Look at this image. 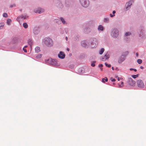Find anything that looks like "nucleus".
Returning a JSON list of instances; mask_svg holds the SVG:
<instances>
[{
    "label": "nucleus",
    "mask_w": 146,
    "mask_h": 146,
    "mask_svg": "<svg viewBox=\"0 0 146 146\" xmlns=\"http://www.w3.org/2000/svg\"><path fill=\"white\" fill-rule=\"evenodd\" d=\"M44 44L48 47L52 46L53 45V42L52 40L49 38H45L44 40Z\"/></svg>",
    "instance_id": "f257e3e1"
},
{
    "label": "nucleus",
    "mask_w": 146,
    "mask_h": 146,
    "mask_svg": "<svg viewBox=\"0 0 146 146\" xmlns=\"http://www.w3.org/2000/svg\"><path fill=\"white\" fill-rule=\"evenodd\" d=\"M137 84L139 88H142L144 87L145 85L143 82L141 80H138L137 81Z\"/></svg>",
    "instance_id": "f03ea898"
},
{
    "label": "nucleus",
    "mask_w": 146,
    "mask_h": 146,
    "mask_svg": "<svg viewBox=\"0 0 146 146\" xmlns=\"http://www.w3.org/2000/svg\"><path fill=\"white\" fill-rule=\"evenodd\" d=\"M111 35L113 37H117L118 35V31L116 29H114L111 33Z\"/></svg>",
    "instance_id": "7ed1b4c3"
},
{
    "label": "nucleus",
    "mask_w": 146,
    "mask_h": 146,
    "mask_svg": "<svg viewBox=\"0 0 146 146\" xmlns=\"http://www.w3.org/2000/svg\"><path fill=\"white\" fill-rule=\"evenodd\" d=\"M80 1L82 5L84 7H87L89 5L88 0H80Z\"/></svg>",
    "instance_id": "20e7f679"
},
{
    "label": "nucleus",
    "mask_w": 146,
    "mask_h": 146,
    "mask_svg": "<svg viewBox=\"0 0 146 146\" xmlns=\"http://www.w3.org/2000/svg\"><path fill=\"white\" fill-rule=\"evenodd\" d=\"M128 84L130 86H134L135 85V82L131 78H129L127 82Z\"/></svg>",
    "instance_id": "39448f33"
},
{
    "label": "nucleus",
    "mask_w": 146,
    "mask_h": 146,
    "mask_svg": "<svg viewBox=\"0 0 146 146\" xmlns=\"http://www.w3.org/2000/svg\"><path fill=\"white\" fill-rule=\"evenodd\" d=\"M125 56L124 55H122L121 56L118 60V63H121L125 59Z\"/></svg>",
    "instance_id": "423d86ee"
},
{
    "label": "nucleus",
    "mask_w": 146,
    "mask_h": 146,
    "mask_svg": "<svg viewBox=\"0 0 146 146\" xmlns=\"http://www.w3.org/2000/svg\"><path fill=\"white\" fill-rule=\"evenodd\" d=\"M110 57V55L107 52L104 55V57L102 58V60L103 61H104L106 60H108Z\"/></svg>",
    "instance_id": "0eeeda50"
},
{
    "label": "nucleus",
    "mask_w": 146,
    "mask_h": 146,
    "mask_svg": "<svg viewBox=\"0 0 146 146\" xmlns=\"http://www.w3.org/2000/svg\"><path fill=\"white\" fill-rule=\"evenodd\" d=\"M58 57L60 58L63 59L65 58V55L63 52L60 51L58 54Z\"/></svg>",
    "instance_id": "6e6552de"
},
{
    "label": "nucleus",
    "mask_w": 146,
    "mask_h": 146,
    "mask_svg": "<svg viewBox=\"0 0 146 146\" xmlns=\"http://www.w3.org/2000/svg\"><path fill=\"white\" fill-rule=\"evenodd\" d=\"M133 1H129L128 3H127L126 5V8L127 9H128L130 7V6L132 5Z\"/></svg>",
    "instance_id": "1a4fd4ad"
},
{
    "label": "nucleus",
    "mask_w": 146,
    "mask_h": 146,
    "mask_svg": "<svg viewBox=\"0 0 146 146\" xmlns=\"http://www.w3.org/2000/svg\"><path fill=\"white\" fill-rule=\"evenodd\" d=\"M49 60H50L51 61V63L52 65H55L56 64V61L55 60L50 59H49Z\"/></svg>",
    "instance_id": "9d476101"
},
{
    "label": "nucleus",
    "mask_w": 146,
    "mask_h": 146,
    "mask_svg": "<svg viewBox=\"0 0 146 146\" xmlns=\"http://www.w3.org/2000/svg\"><path fill=\"white\" fill-rule=\"evenodd\" d=\"M44 11V10L42 9H39L38 10H37L36 12V13H42Z\"/></svg>",
    "instance_id": "9b49d317"
},
{
    "label": "nucleus",
    "mask_w": 146,
    "mask_h": 146,
    "mask_svg": "<svg viewBox=\"0 0 146 146\" xmlns=\"http://www.w3.org/2000/svg\"><path fill=\"white\" fill-rule=\"evenodd\" d=\"M35 51L36 52H38L40 51V48L38 46L36 47L35 49Z\"/></svg>",
    "instance_id": "f8f14e48"
},
{
    "label": "nucleus",
    "mask_w": 146,
    "mask_h": 146,
    "mask_svg": "<svg viewBox=\"0 0 146 146\" xmlns=\"http://www.w3.org/2000/svg\"><path fill=\"white\" fill-rule=\"evenodd\" d=\"M108 81V79L106 77H105L104 78L102 79V82L103 83H105V82H107Z\"/></svg>",
    "instance_id": "ddd939ff"
},
{
    "label": "nucleus",
    "mask_w": 146,
    "mask_h": 146,
    "mask_svg": "<svg viewBox=\"0 0 146 146\" xmlns=\"http://www.w3.org/2000/svg\"><path fill=\"white\" fill-rule=\"evenodd\" d=\"M82 45L84 47H86V42L85 41H82L81 43Z\"/></svg>",
    "instance_id": "4468645a"
},
{
    "label": "nucleus",
    "mask_w": 146,
    "mask_h": 146,
    "mask_svg": "<svg viewBox=\"0 0 146 146\" xmlns=\"http://www.w3.org/2000/svg\"><path fill=\"white\" fill-rule=\"evenodd\" d=\"M33 42L31 40H29L28 42V44L30 46L31 48Z\"/></svg>",
    "instance_id": "2eb2a0df"
},
{
    "label": "nucleus",
    "mask_w": 146,
    "mask_h": 146,
    "mask_svg": "<svg viewBox=\"0 0 146 146\" xmlns=\"http://www.w3.org/2000/svg\"><path fill=\"white\" fill-rule=\"evenodd\" d=\"M23 27L25 29L27 28L28 27V25L27 23H24L23 24Z\"/></svg>",
    "instance_id": "dca6fc26"
},
{
    "label": "nucleus",
    "mask_w": 146,
    "mask_h": 146,
    "mask_svg": "<svg viewBox=\"0 0 146 146\" xmlns=\"http://www.w3.org/2000/svg\"><path fill=\"white\" fill-rule=\"evenodd\" d=\"M7 24L8 25H10V23L12 22L11 20L9 19H8L7 20Z\"/></svg>",
    "instance_id": "f3484780"
},
{
    "label": "nucleus",
    "mask_w": 146,
    "mask_h": 146,
    "mask_svg": "<svg viewBox=\"0 0 146 146\" xmlns=\"http://www.w3.org/2000/svg\"><path fill=\"white\" fill-rule=\"evenodd\" d=\"M104 51V48H102L100 51L99 53L100 54H103Z\"/></svg>",
    "instance_id": "a211bd4d"
},
{
    "label": "nucleus",
    "mask_w": 146,
    "mask_h": 146,
    "mask_svg": "<svg viewBox=\"0 0 146 146\" xmlns=\"http://www.w3.org/2000/svg\"><path fill=\"white\" fill-rule=\"evenodd\" d=\"M98 29L99 30L103 31V26L101 25H99L98 27Z\"/></svg>",
    "instance_id": "6ab92c4d"
},
{
    "label": "nucleus",
    "mask_w": 146,
    "mask_h": 146,
    "mask_svg": "<svg viewBox=\"0 0 146 146\" xmlns=\"http://www.w3.org/2000/svg\"><path fill=\"white\" fill-rule=\"evenodd\" d=\"M139 75V74H137L136 75H131V77L134 78H135L137 77Z\"/></svg>",
    "instance_id": "aec40b11"
},
{
    "label": "nucleus",
    "mask_w": 146,
    "mask_h": 146,
    "mask_svg": "<svg viewBox=\"0 0 146 146\" xmlns=\"http://www.w3.org/2000/svg\"><path fill=\"white\" fill-rule=\"evenodd\" d=\"M4 24L3 23H0V29H2L4 27Z\"/></svg>",
    "instance_id": "412c9836"
},
{
    "label": "nucleus",
    "mask_w": 146,
    "mask_h": 146,
    "mask_svg": "<svg viewBox=\"0 0 146 146\" xmlns=\"http://www.w3.org/2000/svg\"><path fill=\"white\" fill-rule=\"evenodd\" d=\"M119 87L120 88H121L123 86V82H121V84H118Z\"/></svg>",
    "instance_id": "4be33fe9"
},
{
    "label": "nucleus",
    "mask_w": 146,
    "mask_h": 146,
    "mask_svg": "<svg viewBox=\"0 0 146 146\" xmlns=\"http://www.w3.org/2000/svg\"><path fill=\"white\" fill-rule=\"evenodd\" d=\"M42 55L41 54H38L37 55L36 57L37 58H39L41 57Z\"/></svg>",
    "instance_id": "5701e85b"
},
{
    "label": "nucleus",
    "mask_w": 146,
    "mask_h": 146,
    "mask_svg": "<svg viewBox=\"0 0 146 146\" xmlns=\"http://www.w3.org/2000/svg\"><path fill=\"white\" fill-rule=\"evenodd\" d=\"M137 62L139 64H141L142 63V60L141 59H138L137 60Z\"/></svg>",
    "instance_id": "b1692460"
},
{
    "label": "nucleus",
    "mask_w": 146,
    "mask_h": 146,
    "mask_svg": "<svg viewBox=\"0 0 146 146\" xmlns=\"http://www.w3.org/2000/svg\"><path fill=\"white\" fill-rule=\"evenodd\" d=\"M3 16L4 17H8V15L6 13H4L3 14Z\"/></svg>",
    "instance_id": "393cba45"
},
{
    "label": "nucleus",
    "mask_w": 146,
    "mask_h": 146,
    "mask_svg": "<svg viewBox=\"0 0 146 146\" xmlns=\"http://www.w3.org/2000/svg\"><path fill=\"white\" fill-rule=\"evenodd\" d=\"M61 20L62 21L63 24H65V21L64 20V19L62 18H61Z\"/></svg>",
    "instance_id": "a878e982"
},
{
    "label": "nucleus",
    "mask_w": 146,
    "mask_h": 146,
    "mask_svg": "<svg viewBox=\"0 0 146 146\" xmlns=\"http://www.w3.org/2000/svg\"><path fill=\"white\" fill-rule=\"evenodd\" d=\"M131 34V33L129 32H127L125 33V35L126 36H127L130 35Z\"/></svg>",
    "instance_id": "bb28decb"
},
{
    "label": "nucleus",
    "mask_w": 146,
    "mask_h": 146,
    "mask_svg": "<svg viewBox=\"0 0 146 146\" xmlns=\"http://www.w3.org/2000/svg\"><path fill=\"white\" fill-rule=\"evenodd\" d=\"M105 64L106 66L108 67H110L111 66V65L110 64H107L106 63H105Z\"/></svg>",
    "instance_id": "cd10ccee"
},
{
    "label": "nucleus",
    "mask_w": 146,
    "mask_h": 146,
    "mask_svg": "<svg viewBox=\"0 0 146 146\" xmlns=\"http://www.w3.org/2000/svg\"><path fill=\"white\" fill-rule=\"evenodd\" d=\"M110 80L112 82H114L115 81V80L114 78H111Z\"/></svg>",
    "instance_id": "c85d7f7f"
},
{
    "label": "nucleus",
    "mask_w": 146,
    "mask_h": 146,
    "mask_svg": "<svg viewBox=\"0 0 146 146\" xmlns=\"http://www.w3.org/2000/svg\"><path fill=\"white\" fill-rule=\"evenodd\" d=\"M130 70L131 71L134 70L135 72L137 71V70L136 69H133V68H130Z\"/></svg>",
    "instance_id": "c756f323"
},
{
    "label": "nucleus",
    "mask_w": 146,
    "mask_h": 146,
    "mask_svg": "<svg viewBox=\"0 0 146 146\" xmlns=\"http://www.w3.org/2000/svg\"><path fill=\"white\" fill-rule=\"evenodd\" d=\"M109 21V19L108 18H106L104 19V21L105 22H108Z\"/></svg>",
    "instance_id": "7c9ffc66"
},
{
    "label": "nucleus",
    "mask_w": 146,
    "mask_h": 146,
    "mask_svg": "<svg viewBox=\"0 0 146 146\" xmlns=\"http://www.w3.org/2000/svg\"><path fill=\"white\" fill-rule=\"evenodd\" d=\"M91 66L92 67H94L95 66V64L94 63H92L91 64Z\"/></svg>",
    "instance_id": "2f4dec72"
},
{
    "label": "nucleus",
    "mask_w": 146,
    "mask_h": 146,
    "mask_svg": "<svg viewBox=\"0 0 146 146\" xmlns=\"http://www.w3.org/2000/svg\"><path fill=\"white\" fill-rule=\"evenodd\" d=\"M23 50L25 52H27V50H26V49H25L24 48H23Z\"/></svg>",
    "instance_id": "473e14b6"
},
{
    "label": "nucleus",
    "mask_w": 146,
    "mask_h": 146,
    "mask_svg": "<svg viewBox=\"0 0 146 146\" xmlns=\"http://www.w3.org/2000/svg\"><path fill=\"white\" fill-rule=\"evenodd\" d=\"M110 16L111 17H113L114 16H115V15H112V14H110Z\"/></svg>",
    "instance_id": "72a5a7b5"
},
{
    "label": "nucleus",
    "mask_w": 146,
    "mask_h": 146,
    "mask_svg": "<svg viewBox=\"0 0 146 146\" xmlns=\"http://www.w3.org/2000/svg\"><path fill=\"white\" fill-rule=\"evenodd\" d=\"M123 79L122 78H117V80L118 81H119L120 80H122Z\"/></svg>",
    "instance_id": "f704fd0d"
},
{
    "label": "nucleus",
    "mask_w": 146,
    "mask_h": 146,
    "mask_svg": "<svg viewBox=\"0 0 146 146\" xmlns=\"http://www.w3.org/2000/svg\"><path fill=\"white\" fill-rule=\"evenodd\" d=\"M99 66L100 67H102L103 66V65L102 64H100L99 65Z\"/></svg>",
    "instance_id": "c9c22d12"
},
{
    "label": "nucleus",
    "mask_w": 146,
    "mask_h": 146,
    "mask_svg": "<svg viewBox=\"0 0 146 146\" xmlns=\"http://www.w3.org/2000/svg\"><path fill=\"white\" fill-rule=\"evenodd\" d=\"M116 12L115 11H113V15H114V14Z\"/></svg>",
    "instance_id": "e433bc0d"
},
{
    "label": "nucleus",
    "mask_w": 146,
    "mask_h": 146,
    "mask_svg": "<svg viewBox=\"0 0 146 146\" xmlns=\"http://www.w3.org/2000/svg\"><path fill=\"white\" fill-rule=\"evenodd\" d=\"M140 68L141 69H143V67L142 66H141L140 67Z\"/></svg>",
    "instance_id": "4c0bfd02"
},
{
    "label": "nucleus",
    "mask_w": 146,
    "mask_h": 146,
    "mask_svg": "<svg viewBox=\"0 0 146 146\" xmlns=\"http://www.w3.org/2000/svg\"><path fill=\"white\" fill-rule=\"evenodd\" d=\"M27 46H24V48H27Z\"/></svg>",
    "instance_id": "58836bf2"
},
{
    "label": "nucleus",
    "mask_w": 146,
    "mask_h": 146,
    "mask_svg": "<svg viewBox=\"0 0 146 146\" xmlns=\"http://www.w3.org/2000/svg\"><path fill=\"white\" fill-rule=\"evenodd\" d=\"M67 50L68 51H69V49L68 48H67Z\"/></svg>",
    "instance_id": "ea45409f"
},
{
    "label": "nucleus",
    "mask_w": 146,
    "mask_h": 146,
    "mask_svg": "<svg viewBox=\"0 0 146 146\" xmlns=\"http://www.w3.org/2000/svg\"><path fill=\"white\" fill-rule=\"evenodd\" d=\"M66 40H68V38L67 37H66Z\"/></svg>",
    "instance_id": "a19ab883"
},
{
    "label": "nucleus",
    "mask_w": 146,
    "mask_h": 146,
    "mask_svg": "<svg viewBox=\"0 0 146 146\" xmlns=\"http://www.w3.org/2000/svg\"><path fill=\"white\" fill-rule=\"evenodd\" d=\"M112 69L113 70L114 69V68L113 67H112Z\"/></svg>",
    "instance_id": "79ce46f5"
},
{
    "label": "nucleus",
    "mask_w": 146,
    "mask_h": 146,
    "mask_svg": "<svg viewBox=\"0 0 146 146\" xmlns=\"http://www.w3.org/2000/svg\"><path fill=\"white\" fill-rule=\"evenodd\" d=\"M101 70H103V68H101Z\"/></svg>",
    "instance_id": "37998d69"
},
{
    "label": "nucleus",
    "mask_w": 146,
    "mask_h": 146,
    "mask_svg": "<svg viewBox=\"0 0 146 146\" xmlns=\"http://www.w3.org/2000/svg\"><path fill=\"white\" fill-rule=\"evenodd\" d=\"M128 53V52H127V54Z\"/></svg>",
    "instance_id": "c03bdc74"
},
{
    "label": "nucleus",
    "mask_w": 146,
    "mask_h": 146,
    "mask_svg": "<svg viewBox=\"0 0 146 146\" xmlns=\"http://www.w3.org/2000/svg\"><path fill=\"white\" fill-rule=\"evenodd\" d=\"M136 55L137 56H138V54L137 53H136Z\"/></svg>",
    "instance_id": "a18cd8bd"
},
{
    "label": "nucleus",
    "mask_w": 146,
    "mask_h": 146,
    "mask_svg": "<svg viewBox=\"0 0 146 146\" xmlns=\"http://www.w3.org/2000/svg\"><path fill=\"white\" fill-rule=\"evenodd\" d=\"M96 43L97 44H98V42H97V41H96Z\"/></svg>",
    "instance_id": "49530a36"
}]
</instances>
